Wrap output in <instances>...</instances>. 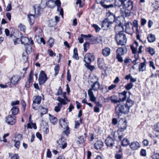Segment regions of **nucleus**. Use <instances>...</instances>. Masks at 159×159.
I'll use <instances>...</instances> for the list:
<instances>
[{
  "label": "nucleus",
  "instance_id": "1",
  "mask_svg": "<svg viewBox=\"0 0 159 159\" xmlns=\"http://www.w3.org/2000/svg\"><path fill=\"white\" fill-rule=\"evenodd\" d=\"M133 10V2L131 0H125L120 11L121 15L126 17L130 16L131 11Z\"/></svg>",
  "mask_w": 159,
  "mask_h": 159
},
{
  "label": "nucleus",
  "instance_id": "2",
  "mask_svg": "<svg viewBox=\"0 0 159 159\" xmlns=\"http://www.w3.org/2000/svg\"><path fill=\"white\" fill-rule=\"evenodd\" d=\"M93 78L95 79V82L91 85V88L88 90V94L90 100L92 102H94L96 100V98L95 97L93 90L95 91H97L100 86V84L98 82V78L97 76H94Z\"/></svg>",
  "mask_w": 159,
  "mask_h": 159
},
{
  "label": "nucleus",
  "instance_id": "3",
  "mask_svg": "<svg viewBox=\"0 0 159 159\" xmlns=\"http://www.w3.org/2000/svg\"><path fill=\"white\" fill-rule=\"evenodd\" d=\"M115 38L118 45H125L126 43L127 39L123 33H119L116 34Z\"/></svg>",
  "mask_w": 159,
  "mask_h": 159
},
{
  "label": "nucleus",
  "instance_id": "4",
  "mask_svg": "<svg viewBox=\"0 0 159 159\" xmlns=\"http://www.w3.org/2000/svg\"><path fill=\"white\" fill-rule=\"evenodd\" d=\"M129 109L126 106L125 104L118 105L116 107L115 111L116 113L119 115L120 114H127L128 113L129 111Z\"/></svg>",
  "mask_w": 159,
  "mask_h": 159
},
{
  "label": "nucleus",
  "instance_id": "5",
  "mask_svg": "<svg viewBox=\"0 0 159 159\" xmlns=\"http://www.w3.org/2000/svg\"><path fill=\"white\" fill-rule=\"evenodd\" d=\"M33 7L34 11V15L30 14L28 16L29 21L31 25L33 24L35 20V17H37L39 15L40 12V7L39 6H38L36 8L35 6H34Z\"/></svg>",
  "mask_w": 159,
  "mask_h": 159
},
{
  "label": "nucleus",
  "instance_id": "6",
  "mask_svg": "<svg viewBox=\"0 0 159 159\" xmlns=\"http://www.w3.org/2000/svg\"><path fill=\"white\" fill-rule=\"evenodd\" d=\"M21 44H24L25 45H28L27 46L28 48L30 49H31V47L29 45L33 44L34 43V42L30 38V39H29L28 38L24 36L21 37Z\"/></svg>",
  "mask_w": 159,
  "mask_h": 159
},
{
  "label": "nucleus",
  "instance_id": "7",
  "mask_svg": "<svg viewBox=\"0 0 159 159\" xmlns=\"http://www.w3.org/2000/svg\"><path fill=\"white\" fill-rule=\"evenodd\" d=\"M127 122L126 120H124L123 119H120L118 124V132H122L125 131L127 128Z\"/></svg>",
  "mask_w": 159,
  "mask_h": 159
},
{
  "label": "nucleus",
  "instance_id": "8",
  "mask_svg": "<svg viewBox=\"0 0 159 159\" xmlns=\"http://www.w3.org/2000/svg\"><path fill=\"white\" fill-rule=\"evenodd\" d=\"M94 60V57L92 53H86L84 57V61L85 64H90V63Z\"/></svg>",
  "mask_w": 159,
  "mask_h": 159
},
{
  "label": "nucleus",
  "instance_id": "9",
  "mask_svg": "<svg viewBox=\"0 0 159 159\" xmlns=\"http://www.w3.org/2000/svg\"><path fill=\"white\" fill-rule=\"evenodd\" d=\"M48 77L46 74L43 71H41L39 76V81L40 85L43 84L47 80Z\"/></svg>",
  "mask_w": 159,
  "mask_h": 159
},
{
  "label": "nucleus",
  "instance_id": "10",
  "mask_svg": "<svg viewBox=\"0 0 159 159\" xmlns=\"http://www.w3.org/2000/svg\"><path fill=\"white\" fill-rule=\"evenodd\" d=\"M41 97L39 96H35L33 98V103L32 104L33 108L35 110L38 109L36 105L39 104L41 101Z\"/></svg>",
  "mask_w": 159,
  "mask_h": 159
},
{
  "label": "nucleus",
  "instance_id": "11",
  "mask_svg": "<svg viewBox=\"0 0 159 159\" xmlns=\"http://www.w3.org/2000/svg\"><path fill=\"white\" fill-rule=\"evenodd\" d=\"M6 122L8 124L11 125H14L16 121V116H13L11 115H9L6 118Z\"/></svg>",
  "mask_w": 159,
  "mask_h": 159
},
{
  "label": "nucleus",
  "instance_id": "12",
  "mask_svg": "<svg viewBox=\"0 0 159 159\" xmlns=\"http://www.w3.org/2000/svg\"><path fill=\"white\" fill-rule=\"evenodd\" d=\"M112 22L109 21L107 19H105L101 23L102 28L103 30H107L109 27Z\"/></svg>",
  "mask_w": 159,
  "mask_h": 159
},
{
  "label": "nucleus",
  "instance_id": "13",
  "mask_svg": "<svg viewBox=\"0 0 159 159\" xmlns=\"http://www.w3.org/2000/svg\"><path fill=\"white\" fill-rule=\"evenodd\" d=\"M57 143L60 147H61L63 149L65 148L67 145V143L66 142V139L64 137L61 136L57 141Z\"/></svg>",
  "mask_w": 159,
  "mask_h": 159
},
{
  "label": "nucleus",
  "instance_id": "14",
  "mask_svg": "<svg viewBox=\"0 0 159 159\" xmlns=\"http://www.w3.org/2000/svg\"><path fill=\"white\" fill-rule=\"evenodd\" d=\"M125 32L126 33L131 34L134 32L133 25L131 23H127L125 24Z\"/></svg>",
  "mask_w": 159,
  "mask_h": 159
},
{
  "label": "nucleus",
  "instance_id": "15",
  "mask_svg": "<svg viewBox=\"0 0 159 159\" xmlns=\"http://www.w3.org/2000/svg\"><path fill=\"white\" fill-rule=\"evenodd\" d=\"M90 39H88L90 41V43L92 44H96L100 42L101 41V39H99L98 37L93 36L91 35V36L90 37H88Z\"/></svg>",
  "mask_w": 159,
  "mask_h": 159
},
{
  "label": "nucleus",
  "instance_id": "16",
  "mask_svg": "<svg viewBox=\"0 0 159 159\" xmlns=\"http://www.w3.org/2000/svg\"><path fill=\"white\" fill-rule=\"evenodd\" d=\"M114 140L110 137H108L105 141L106 145L108 147H112L114 144Z\"/></svg>",
  "mask_w": 159,
  "mask_h": 159
},
{
  "label": "nucleus",
  "instance_id": "17",
  "mask_svg": "<svg viewBox=\"0 0 159 159\" xmlns=\"http://www.w3.org/2000/svg\"><path fill=\"white\" fill-rule=\"evenodd\" d=\"M127 49L126 47L118 48L116 50V54L123 55L126 53Z\"/></svg>",
  "mask_w": 159,
  "mask_h": 159
},
{
  "label": "nucleus",
  "instance_id": "18",
  "mask_svg": "<svg viewBox=\"0 0 159 159\" xmlns=\"http://www.w3.org/2000/svg\"><path fill=\"white\" fill-rule=\"evenodd\" d=\"M20 79V77L19 75H13L11 79V82L13 84L16 85L17 84Z\"/></svg>",
  "mask_w": 159,
  "mask_h": 159
},
{
  "label": "nucleus",
  "instance_id": "19",
  "mask_svg": "<svg viewBox=\"0 0 159 159\" xmlns=\"http://www.w3.org/2000/svg\"><path fill=\"white\" fill-rule=\"evenodd\" d=\"M127 92L124 91L123 92L119 93V100L120 102L125 101L127 98L126 94Z\"/></svg>",
  "mask_w": 159,
  "mask_h": 159
},
{
  "label": "nucleus",
  "instance_id": "20",
  "mask_svg": "<svg viewBox=\"0 0 159 159\" xmlns=\"http://www.w3.org/2000/svg\"><path fill=\"white\" fill-rule=\"evenodd\" d=\"M34 75V72L32 70L30 73L28 81L26 82L25 86L27 88H29L30 86V83H32L33 81V77Z\"/></svg>",
  "mask_w": 159,
  "mask_h": 159
},
{
  "label": "nucleus",
  "instance_id": "21",
  "mask_svg": "<svg viewBox=\"0 0 159 159\" xmlns=\"http://www.w3.org/2000/svg\"><path fill=\"white\" fill-rule=\"evenodd\" d=\"M123 27L121 23L117 25H116L115 27V31L117 34L119 33H123Z\"/></svg>",
  "mask_w": 159,
  "mask_h": 159
},
{
  "label": "nucleus",
  "instance_id": "22",
  "mask_svg": "<svg viewBox=\"0 0 159 159\" xmlns=\"http://www.w3.org/2000/svg\"><path fill=\"white\" fill-rule=\"evenodd\" d=\"M110 53L111 49L108 47H105L102 50V54L105 57L108 56Z\"/></svg>",
  "mask_w": 159,
  "mask_h": 159
},
{
  "label": "nucleus",
  "instance_id": "23",
  "mask_svg": "<svg viewBox=\"0 0 159 159\" xmlns=\"http://www.w3.org/2000/svg\"><path fill=\"white\" fill-rule=\"evenodd\" d=\"M129 146L131 148L134 150H137L140 147L139 143L136 141L132 142Z\"/></svg>",
  "mask_w": 159,
  "mask_h": 159
},
{
  "label": "nucleus",
  "instance_id": "24",
  "mask_svg": "<svg viewBox=\"0 0 159 159\" xmlns=\"http://www.w3.org/2000/svg\"><path fill=\"white\" fill-rule=\"evenodd\" d=\"M106 99L108 100H110L112 102L115 104L120 102V101L118 99L117 97L115 95H112L109 97H108Z\"/></svg>",
  "mask_w": 159,
  "mask_h": 159
},
{
  "label": "nucleus",
  "instance_id": "25",
  "mask_svg": "<svg viewBox=\"0 0 159 159\" xmlns=\"http://www.w3.org/2000/svg\"><path fill=\"white\" fill-rule=\"evenodd\" d=\"M154 127L155 134L157 137L159 138V122L155 125Z\"/></svg>",
  "mask_w": 159,
  "mask_h": 159
},
{
  "label": "nucleus",
  "instance_id": "26",
  "mask_svg": "<svg viewBox=\"0 0 159 159\" xmlns=\"http://www.w3.org/2000/svg\"><path fill=\"white\" fill-rule=\"evenodd\" d=\"M19 108L17 106H14L11 109L10 112L13 116H15L18 114L19 112Z\"/></svg>",
  "mask_w": 159,
  "mask_h": 159
},
{
  "label": "nucleus",
  "instance_id": "27",
  "mask_svg": "<svg viewBox=\"0 0 159 159\" xmlns=\"http://www.w3.org/2000/svg\"><path fill=\"white\" fill-rule=\"evenodd\" d=\"M37 110L41 111V116H43L44 114H46L48 112V109L46 108L43 107L42 106H40L38 108Z\"/></svg>",
  "mask_w": 159,
  "mask_h": 159
},
{
  "label": "nucleus",
  "instance_id": "28",
  "mask_svg": "<svg viewBox=\"0 0 159 159\" xmlns=\"http://www.w3.org/2000/svg\"><path fill=\"white\" fill-rule=\"evenodd\" d=\"M146 62L145 60H144V61L143 62L141 63L139 66V71H143L145 70L146 68Z\"/></svg>",
  "mask_w": 159,
  "mask_h": 159
},
{
  "label": "nucleus",
  "instance_id": "29",
  "mask_svg": "<svg viewBox=\"0 0 159 159\" xmlns=\"http://www.w3.org/2000/svg\"><path fill=\"white\" fill-rule=\"evenodd\" d=\"M134 104V101L131 99L129 97H128L126 102L125 104L126 106L128 107L129 109H130V108L132 107Z\"/></svg>",
  "mask_w": 159,
  "mask_h": 159
},
{
  "label": "nucleus",
  "instance_id": "30",
  "mask_svg": "<svg viewBox=\"0 0 159 159\" xmlns=\"http://www.w3.org/2000/svg\"><path fill=\"white\" fill-rule=\"evenodd\" d=\"M35 30L36 33L35 36L37 38L42 36V31L40 28L36 27Z\"/></svg>",
  "mask_w": 159,
  "mask_h": 159
},
{
  "label": "nucleus",
  "instance_id": "31",
  "mask_svg": "<svg viewBox=\"0 0 159 159\" xmlns=\"http://www.w3.org/2000/svg\"><path fill=\"white\" fill-rule=\"evenodd\" d=\"M60 125L64 129L68 127V123L65 121V119H61L60 120Z\"/></svg>",
  "mask_w": 159,
  "mask_h": 159
},
{
  "label": "nucleus",
  "instance_id": "32",
  "mask_svg": "<svg viewBox=\"0 0 159 159\" xmlns=\"http://www.w3.org/2000/svg\"><path fill=\"white\" fill-rule=\"evenodd\" d=\"M98 64L99 67L101 69H102L104 66V60L103 58H99L98 60Z\"/></svg>",
  "mask_w": 159,
  "mask_h": 159
},
{
  "label": "nucleus",
  "instance_id": "33",
  "mask_svg": "<svg viewBox=\"0 0 159 159\" xmlns=\"http://www.w3.org/2000/svg\"><path fill=\"white\" fill-rule=\"evenodd\" d=\"M91 36V35L89 34L88 35L81 34L80 37L78 38V40L79 42L82 43L84 42L83 38H87L88 37H90Z\"/></svg>",
  "mask_w": 159,
  "mask_h": 159
},
{
  "label": "nucleus",
  "instance_id": "34",
  "mask_svg": "<svg viewBox=\"0 0 159 159\" xmlns=\"http://www.w3.org/2000/svg\"><path fill=\"white\" fill-rule=\"evenodd\" d=\"M103 145V143L101 141H97L94 144L95 148L98 150L102 148Z\"/></svg>",
  "mask_w": 159,
  "mask_h": 159
},
{
  "label": "nucleus",
  "instance_id": "35",
  "mask_svg": "<svg viewBox=\"0 0 159 159\" xmlns=\"http://www.w3.org/2000/svg\"><path fill=\"white\" fill-rule=\"evenodd\" d=\"M147 39L149 42L152 43L155 41L156 38L155 35L152 34H150L148 35Z\"/></svg>",
  "mask_w": 159,
  "mask_h": 159
},
{
  "label": "nucleus",
  "instance_id": "36",
  "mask_svg": "<svg viewBox=\"0 0 159 159\" xmlns=\"http://www.w3.org/2000/svg\"><path fill=\"white\" fill-rule=\"evenodd\" d=\"M46 5L50 8H53L55 6V1L53 0H49L46 2Z\"/></svg>",
  "mask_w": 159,
  "mask_h": 159
},
{
  "label": "nucleus",
  "instance_id": "37",
  "mask_svg": "<svg viewBox=\"0 0 159 159\" xmlns=\"http://www.w3.org/2000/svg\"><path fill=\"white\" fill-rule=\"evenodd\" d=\"M124 0H115V5L118 7L121 6H122Z\"/></svg>",
  "mask_w": 159,
  "mask_h": 159
},
{
  "label": "nucleus",
  "instance_id": "38",
  "mask_svg": "<svg viewBox=\"0 0 159 159\" xmlns=\"http://www.w3.org/2000/svg\"><path fill=\"white\" fill-rule=\"evenodd\" d=\"M73 58L75 59L78 60L79 59L78 55L77 52V49L75 48L73 50Z\"/></svg>",
  "mask_w": 159,
  "mask_h": 159
},
{
  "label": "nucleus",
  "instance_id": "39",
  "mask_svg": "<svg viewBox=\"0 0 159 159\" xmlns=\"http://www.w3.org/2000/svg\"><path fill=\"white\" fill-rule=\"evenodd\" d=\"M57 101L59 102L58 103H61L62 107V105H64L67 104V102H66L65 100L59 97L57 98Z\"/></svg>",
  "mask_w": 159,
  "mask_h": 159
},
{
  "label": "nucleus",
  "instance_id": "40",
  "mask_svg": "<svg viewBox=\"0 0 159 159\" xmlns=\"http://www.w3.org/2000/svg\"><path fill=\"white\" fill-rule=\"evenodd\" d=\"M50 116V120L52 123L55 125L57 121V119L56 117L53 116L51 114H49Z\"/></svg>",
  "mask_w": 159,
  "mask_h": 159
},
{
  "label": "nucleus",
  "instance_id": "41",
  "mask_svg": "<svg viewBox=\"0 0 159 159\" xmlns=\"http://www.w3.org/2000/svg\"><path fill=\"white\" fill-rule=\"evenodd\" d=\"M129 143V141L126 139H124L122 142L121 144L123 146H126L128 145Z\"/></svg>",
  "mask_w": 159,
  "mask_h": 159
},
{
  "label": "nucleus",
  "instance_id": "42",
  "mask_svg": "<svg viewBox=\"0 0 159 159\" xmlns=\"http://www.w3.org/2000/svg\"><path fill=\"white\" fill-rule=\"evenodd\" d=\"M133 86V84L131 83H128L125 86V88L127 90H129L131 89Z\"/></svg>",
  "mask_w": 159,
  "mask_h": 159
},
{
  "label": "nucleus",
  "instance_id": "43",
  "mask_svg": "<svg viewBox=\"0 0 159 159\" xmlns=\"http://www.w3.org/2000/svg\"><path fill=\"white\" fill-rule=\"evenodd\" d=\"M27 128L30 129L33 128L34 129H37V127L35 124H30V123H28L27 124Z\"/></svg>",
  "mask_w": 159,
  "mask_h": 159
},
{
  "label": "nucleus",
  "instance_id": "44",
  "mask_svg": "<svg viewBox=\"0 0 159 159\" xmlns=\"http://www.w3.org/2000/svg\"><path fill=\"white\" fill-rule=\"evenodd\" d=\"M84 141V137L83 136H81L78 138V140L76 142L77 144H79L83 143Z\"/></svg>",
  "mask_w": 159,
  "mask_h": 159
},
{
  "label": "nucleus",
  "instance_id": "45",
  "mask_svg": "<svg viewBox=\"0 0 159 159\" xmlns=\"http://www.w3.org/2000/svg\"><path fill=\"white\" fill-rule=\"evenodd\" d=\"M61 103H58L57 106H56L54 108V110L57 112L61 110V108L62 107Z\"/></svg>",
  "mask_w": 159,
  "mask_h": 159
},
{
  "label": "nucleus",
  "instance_id": "46",
  "mask_svg": "<svg viewBox=\"0 0 159 159\" xmlns=\"http://www.w3.org/2000/svg\"><path fill=\"white\" fill-rule=\"evenodd\" d=\"M56 22L54 20H49L48 25L50 27H53L56 25Z\"/></svg>",
  "mask_w": 159,
  "mask_h": 159
},
{
  "label": "nucleus",
  "instance_id": "47",
  "mask_svg": "<svg viewBox=\"0 0 159 159\" xmlns=\"http://www.w3.org/2000/svg\"><path fill=\"white\" fill-rule=\"evenodd\" d=\"M89 43L87 42H85L84 44V51L86 52L89 49Z\"/></svg>",
  "mask_w": 159,
  "mask_h": 159
},
{
  "label": "nucleus",
  "instance_id": "48",
  "mask_svg": "<svg viewBox=\"0 0 159 159\" xmlns=\"http://www.w3.org/2000/svg\"><path fill=\"white\" fill-rule=\"evenodd\" d=\"M132 62V60L130 59H125L124 60V63L127 66H129L130 65Z\"/></svg>",
  "mask_w": 159,
  "mask_h": 159
},
{
  "label": "nucleus",
  "instance_id": "49",
  "mask_svg": "<svg viewBox=\"0 0 159 159\" xmlns=\"http://www.w3.org/2000/svg\"><path fill=\"white\" fill-rule=\"evenodd\" d=\"M147 51L152 55H153L155 54L154 49L152 48L149 47L148 48Z\"/></svg>",
  "mask_w": 159,
  "mask_h": 159
},
{
  "label": "nucleus",
  "instance_id": "50",
  "mask_svg": "<svg viewBox=\"0 0 159 159\" xmlns=\"http://www.w3.org/2000/svg\"><path fill=\"white\" fill-rule=\"evenodd\" d=\"M84 65L91 71H92L94 68L93 66H91L90 64H85Z\"/></svg>",
  "mask_w": 159,
  "mask_h": 159
},
{
  "label": "nucleus",
  "instance_id": "51",
  "mask_svg": "<svg viewBox=\"0 0 159 159\" xmlns=\"http://www.w3.org/2000/svg\"><path fill=\"white\" fill-rule=\"evenodd\" d=\"M19 26L20 27V30L21 31H22L24 33L25 32L26 27L25 25H23L22 24H20Z\"/></svg>",
  "mask_w": 159,
  "mask_h": 159
},
{
  "label": "nucleus",
  "instance_id": "52",
  "mask_svg": "<svg viewBox=\"0 0 159 159\" xmlns=\"http://www.w3.org/2000/svg\"><path fill=\"white\" fill-rule=\"evenodd\" d=\"M57 11L58 12H60V14L63 17V9L61 8L60 7V6L58 7L57 8Z\"/></svg>",
  "mask_w": 159,
  "mask_h": 159
},
{
  "label": "nucleus",
  "instance_id": "53",
  "mask_svg": "<svg viewBox=\"0 0 159 159\" xmlns=\"http://www.w3.org/2000/svg\"><path fill=\"white\" fill-rule=\"evenodd\" d=\"M67 80L69 82L71 80V75L70 73L69 70H68L67 71Z\"/></svg>",
  "mask_w": 159,
  "mask_h": 159
},
{
  "label": "nucleus",
  "instance_id": "54",
  "mask_svg": "<svg viewBox=\"0 0 159 159\" xmlns=\"http://www.w3.org/2000/svg\"><path fill=\"white\" fill-rule=\"evenodd\" d=\"M20 102L19 101H14L11 102V106H14L15 105H17L19 104Z\"/></svg>",
  "mask_w": 159,
  "mask_h": 159
},
{
  "label": "nucleus",
  "instance_id": "55",
  "mask_svg": "<svg viewBox=\"0 0 159 159\" xmlns=\"http://www.w3.org/2000/svg\"><path fill=\"white\" fill-rule=\"evenodd\" d=\"M55 71V75L56 76L58 74L59 70V67L58 66H56L54 68Z\"/></svg>",
  "mask_w": 159,
  "mask_h": 159
},
{
  "label": "nucleus",
  "instance_id": "56",
  "mask_svg": "<svg viewBox=\"0 0 159 159\" xmlns=\"http://www.w3.org/2000/svg\"><path fill=\"white\" fill-rule=\"evenodd\" d=\"M48 44L50 47L52 46V45L54 44V40L52 38H50L48 41Z\"/></svg>",
  "mask_w": 159,
  "mask_h": 159
},
{
  "label": "nucleus",
  "instance_id": "57",
  "mask_svg": "<svg viewBox=\"0 0 159 159\" xmlns=\"http://www.w3.org/2000/svg\"><path fill=\"white\" fill-rule=\"evenodd\" d=\"M11 2H10V3L8 4L7 7V8L6 9V10L7 11H11Z\"/></svg>",
  "mask_w": 159,
  "mask_h": 159
},
{
  "label": "nucleus",
  "instance_id": "58",
  "mask_svg": "<svg viewBox=\"0 0 159 159\" xmlns=\"http://www.w3.org/2000/svg\"><path fill=\"white\" fill-rule=\"evenodd\" d=\"M121 55L116 54V57L119 61L121 62L123 61V59L121 56Z\"/></svg>",
  "mask_w": 159,
  "mask_h": 159
},
{
  "label": "nucleus",
  "instance_id": "59",
  "mask_svg": "<svg viewBox=\"0 0 159 159\" xmlns=\"http://www.w3.org/2000/svg\"><path fill=\"white\" fill-rule=\"evenodd\" d=\"M93 27L94 28L96 32H99L100 30V28L96 24H93Z\"/></svg>",
  "mask_w": 159,
  "mask_h": 159
},
{
  "label": "nucleus",
  "instance_id": "60",
  "mask_svg": "<svg viewBox=\"0 0 159 159\" xmlns=\"http://www.w3.org/2000/svg\"><path fill=\"white\" fill-rule=\"evenodd\" d=\"M14 141L16 142V143L14 145L15 147L17 149H18L20 146V142L19 141H16L15 140H14Z\"/></svg>",
  "mask_w": 159,
  "mask_h": 159
},
{
  "label": "nucleus",
  "instance_id": "61",
  "mask_svg": "<svg viewBox=\"0 0 159 159\" xmlns=\"http://www.w3.org/2000/svg\"><path fill=\"white\" fill-rule=\"evenodd\" d=\"M20 42H21V39H20L19 38H16L14 40V42L15 45L19 43Z\"/></svg>",
  "mask_w": 159,
  "mask_h": 159
},
{
  "label": "nucleus",
  "instance_id": "62",
  "mask_svg": "<svg viewBox=\"0 0 159 159\" xmlns=\"http://www.w3.org/2000/svg\"><path fill=\"white\" fill-rule=\"evenodd\" d=\"M52 156V154L49 149H48L47 152V157L48 158H51Z\"/></svg>",
  "mask_w": 159,
  "mask_h": 159
},
{
  "label": "nucleus",
  "instance_id": "63",
  "mask_svg": "<svg viewBox=\"0 0 159 159\" xmlns=\"http://www.w3.org/2000/svg\"><path fill=\"white\" fill-rule=\"evenodd\" d=\"M62 89L61 87H60L57 91V93L56 94V95H58L61 94Z\"/></svg>",
  "mask_w": 159,
  "mask_h": 159
},
{
  "label": "nucleus",
  "instance_id": "64",
  "mask_svg": "<svg viewBox=\"0 0 159 159\" xmlns=\"http://www.w3.org/2000/svg\"><path fill=\"white\" fill-rule=\"evenodd\" d=\"M140 155L143 156H145L146 155V151L145 150L142 149L140 152Z\"/></svg>",
  "mask_w": 159,
  "mask_h": 159
}]
</instances>
